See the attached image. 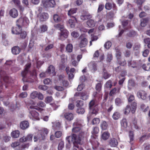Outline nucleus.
<instances>
[{"label":"nucleus","mask_w":150,"mask_h":150,"mask_svg":"<svg viewBox=\"0 0 150 150\" xmlns=\"http://www.w3.org/2000/svg\"><path fill=\"white\" fill-rule=\"evenodd\" d=\"M29 124L27 121H23L22 122L20 125V127L23 129H25L29 127Z\"/></svg>","instance_id":"nucleus-17"},{"label":"nucleus","mask_w":150,"mask_h":150,"mask_svg":"<svg viewBox=\"0 0 150 150\" xmlns=\"http://www.w3.org/2000/svg\"><path fill=\"white\" fill-rule=\"evenodd\" d=\"M76 106L78 108L82 107L83 105V102L81 100H77L76 102Z\"/></svg>","instance_id":"nucleus-46"},{"label":"nucleus","mask_w":150,"mask_h":150,"mask_svg":"<svg viewBox=\"0 0 150 150\" xmlns=\"http://www.w3.org/2000/svg\"><path fill=\"white\" fill-rule=\"evenodd\" d=\"M131 54V52L129 50H126L124 53V55L127 57H129Z\"/></svg>","instance_id":"nucleus-64"},{"label":"nucleus","mask_w":150,"mask_h":150,"mask_svg":"<svg viewBox=\"0 0 150 150\" xmlns=\"http://www.w3.org/2000/svg\"><path fill=\"white\" fill-rule=\"evenodd\" d=\"M64 147V143L62 141L60 142L58 146V150H62Z\"/></svg>","instance_id":"nucleus-53"},{"label":"nucleus","mask_w":150,"mask_h":150,"mask_svg":"<svg viewBox=\"0 0 150 150\" xmlns=\"http://www.w3.org/2000/svg\"><path fill=\"white\" fill-rule=\"evenodd\" d=\"M20 34V37L22 39H25L27 35L26 32L25 31H21Z\"/></svg>","instance_id":"nucleus-56"},{"label":"nucleus","mask_w":150,"mask_h":150,"mask_svg":"<svg viewBox=\"0 0 150 150\" xmlns=\"http://www.w3.org/2000/svg\"><path fill=\"white\" fill-rule=\"evenodd\" d=\"M87 25L90 27H93L95 25L94 21L92 19H90L88 21L86 22Z\"/></svg>","instance_id":"nucleus-24"},{"label":"nucleus","mask_w":150,"mask_h":150,"mask_svg":"<svg viewBox=\"0 0 150 150\" xmlns=\"http://www.w3.org/2000/svg\"><path fill=\"white\" fill-rule=\"evenodd\" d=\"M122 101L119 98H117L115 100V103L117 105H119L121 103Z\"/></svg>","instance_id":"nucleus-60"},{"label":"nucleus","mask_w":150,"mask_h":150,"mask_svg":"<svg viewBox=\"0 0 150 150\" xmlns=\"http://www.w3.org/2000/svg\"><path fill=\"white\" fill-rule=\"evenodd\" d=\"M53 19L56 22H58L61 21V19L60 17L57 14L54 15Z\"/></svg>","instance_id":"nucleus-39"},{"label":"nucleus","mask_w":150,"mask_h":150,"mask_svg":"<svg viewBox=\"0 0 150 150\" xmlns=\"http://www.w3.org/2000/svg\"><path fill=\"white\" fill-rule=\"evenodd\" d=\"M73 46L71 44H69L66 47V50L68 52H71L72 51Z\"/></svg>","instance_id":"nucleus-41"},{"label":"nucleus","mask_w":150,"mask_h":150,"mask_svg":"<svg viewBox=\"0 0 150 150\" xmlns=\"http://www.w3.org/2000/svg\"><path fill=\"white\" fill-rule=\"evenodd\" d=\"M85 136L84 132H81L79 133L78 135L75 134H73L71 135L67 136L66 137V139L69 143L71 142L70 139L73 142L74 147L78 148V144L82 145L83 144V138Z\"/></svg>","instance_id":"nucleus-1"},{"label":"nucleus","mask_w":150,"mask_h":150,"mask_svg":"<svg viewBox=\"0 0 150 150\" xmlns=\"http://www.w3.org/2000/svg\"><path fill=\"white\" fill-rule=\"evenodd\" d=\"M120 116V114L118 112H116L113 114L112 117L114 120H117L119 118Z\"/></svg>","instance_id":"nucleus-34"},{"label":"nucleus","mask_w":150,"mask_h":150,"mask_svg":"<svg viewBox=\"0 0 150 150\" xmlns=\"http://www.w3.org/2000/svg\"><path fill=\"white\" fill-rule=\"evenodd\" d=\"M148 22V19L147 18H143L141 20V26L142 27H144L147 24Z\"/></svg>","instance_id":"nucleus-23"},{"label":"nucleus","mask_w":150,"mask_h":150,"mask_svg":"<svg viewBox=\"0 0 150 150\" xmlns=\"http://www.w3.org/2000/svg\"><path fill=\"white\" fill-rule=\"evenodd\" d=\"M112 86V81L111 80H109L105 84V86L107 88H111Z\"/></svg>","instance_id":"nucleus-58"},{"label":"nucleus","mask_w":150,"mask_h":150,"mask_svg":"<svg viewBox=\"0 0 150 150\" xmlns=\"http://www.w3.org/2000/svg\"><path fill=\"white\" fill-rule=\"evenodd\" d=\"M102 84L100 83H97L96 85V89L98 92H99L101 90Z\"/></svg>","instance_id":"nucleus-48"},{"label":"nucleus","mask_w":150,"mask_h":150,"mask_svg":"<svg viewBox=\"0 0 150 150\" xmlns=\"http://www.w3.org/2000/svg\"><path fill=\"white\" fill-rule=\"evenodd\" d=\"M79 39L81 41L79 44V47H83L86 46L88 43V40L86 38L85 35H82L79 37Z\"/></svg>","instance_id":"nucleus-5"},{"label":"nucleus","mask_w":150,"mask_h":150,"mask_svg":"<svg viewBox=\"0 0 150 150\" xmlns=\"http://www.w3.org/2000/svg\"><path fill=\"white\" fill-rule=\"evenodd\" d=\"M9 14L13 18H15L18 16V12L16 8H12L9 11Z\"/></svg>","instance_id":"nucleus-9"},{"label":"nucleus","mask_w":150,"mask_h":150,"mask_svg":"<svg viewBox=\"0 0 150 150\" xmlns=\"http://www.w3.org/2000/svg\"><path fill=\"white\" fill-rule=\"evenodd\" d=\"M76 112L77 113L79 114H82L85 112L84 109L82 107L78 108L77 109Z\"/></svg>","instance_id":"nucleus-43"},{"label":"nucleus","mask_w":150,"mask_h":150,"mask_svg":"<svg viewBox=\"0 0 150 150\" xmlns=\"http://www.w3.org/2000/svg\"><path fill=\"white\" fill-rule=\"evenodd\" d=\"M128 66L129 67L131 66L133 68L137 67V64L135 61H129L128 62Z\"/></svg>","instance_id":"nucleus-25"},{"label":"nucleus","mask_w":150,"mask_h":150,"mask_svg":"<svg viewBox=\"0 0 150 150\" xmlns=\"http://www.w3.org/2000/svg\"><path fill=\"white\" fill-rule=\"evenodd\" d=\"M103 78L105 79H106L109 77L111 76V75L109 74L107 71L104 69H103Z\"/></svg>","instance_id":"nucleus-38"},{"label":"nucleus","mask_w":150,"mask_h":150,"mask_svg":"<svg viewBox=\"0 0 150 150\" xmlns=\"http://www.w3.org/2000/svg\"><path fill=\"white\" fill-rule=\"evenodd\" d=\"M141 108L144 112H146L149 109V108L148 106H147L146 107L145 105L144 104H142L141 105Z\"/></svg>","instance_id":"nucleus-51"},{"label":"nucleus","mask_w":150,"mask_h":150,"mask_svg":"<svg viewBox=\"0 0 150 150\" xmlns=\"http://www.w3.org/2000/svg\"><path fill=\"white\" fill-rule=\"evenodd\" d=\"M109 144L111 146L115 147L118 145V143L116 139L112 138L110 140Z\"/></svg>","instance_id":"nucleus-16"},{"label":"nucleus","mask_w":150,"mask_h":150,"mask_svg":"<svg viewBox=\"0 0 150 150\" xmlns=\"http://www.w3.org/2000/svg\"><path fill=\"white\" fill-rule=\"evenodd\" d=\"M90 110H91L92 113L95 115L98 113L99 111V109L97 105L95 106L93 108H92Z\"/></svg>","instance_id":"nucleus-31"},{"label":"nucleus","mask_w":150,"mask_h":150,"mask_svg":"<svg viewBox=\"0 0 150 150\" xmlns=\"http://www.w3.org/2000/svg\"><path fill=\"white\" fill-rule=\"evenodd\" d=\"M144 43L147 44V46L149 48H150V38H147L144 40Z\"/></svg>","instance_id":"nucleus-49"},{"label":"nucleus","mask_w":150,"mask_h":150,"mask_svg":"<svg viewBox=\"0 0 150 150\" xmlns=\"http://www.w3.org/2000/svg\"><path fill=\"white\" fill-rule=\"evenodd\" d=\"M92 17V16L91 15L87 13L86 14H83L81 16L80 18L82 20L84 21L91 18Z\"/></svg>","instance_id":"nucleus-21"},{"label":"nucleus","mask_w":150,"mask_h":150,"mask_svg":"<svg viewBox=\"0 0 150 150\" xmlns=\"http://www.w3.org/2000/svg\"><path fill=\"white\" fill-rule=\"evenodd\" d=\"M129 137L130 138V143L132 144H133L132 142L134 140V134L133 132L132 131H130L129 132Z\"/></svg>","instance_id":"nucleus-27"},{"label":"nucleus","mask_w":150,"mask_h":150,"mask_svg":"<svg viewBox=\"0 0 150 150\" xmlns=\"http://www.w3.org/2000/svg\"><path fill=\"white\" fill-rule=\"evenodd\" d=\"M71 35L74 38H77L79 36V34L76 32L73 31L71 33Z\"/></svg>","instance_id":"nucleus-63"},{"label":"nucleus","mask_w":150,"mask_h":150,"mask_svg":"<svg viewBox=\"0 0 150 150\" xmlns=\"http://www.w3.org/2000/svg\"><path fill=\"white\" fill-rule=\"evenodd\" d=\"M95 100L94 99L91 100L89 103V109H91L92 108L94 107L93 106L95 105Z\"/></svg>","instance_id":"nucleus-44"},{"label":"nucleus","mask_w":150,"mask_h":150,"mask_svg":"<svg viewBox=\"0 0 150 150\" xmlns=\"http://www.w3.org/2000/svg\"><path fill=\"white\" fill-rule=\"evenodd\" d=\"M131 110V108H130V105H127L124 110V113L125 114L128 115Z\"/></svg>","instance_id":"nucleus-36"},{"label":"nucleus","mask_w":150,"mask_h":150,"mask_svg":"<svg viewBox=\"0 0 150 150\" xmlns=\"http://www.w3.org/2000/svg\"><path fill=\"white\" fill-rule=\"evenodd\" d=\"M137 96L139 98L145 100L147 97V94L146 92L143 91H139L137 93Z\"/></svg>","instance_id":"nucleus-11"},{"label":"nucleus","mask_w":150,"mask_h":150,"mask_svg":"<svg viewBox=\"0 0 150 150\" xmlns=\"http://www.w3.org/2000/svg\"><path fill=\"white\" fill-rule=\"evenodd\" d=\"M105 8L106 9L110 10L112 8V6L111 4L108 3L105 4Z\"/></svg>","instance_id":"nucleus-54"},{"label":"nucleus","mask_w":150,"mask_h":150,"mask_svg":"<svg viewBox=\"0 0 150 150\" xmlns=\"http://www.w3.org/2000/svg\"><path fill=\"white\" fill-rule=\"evenodd\" d=\"M62 134V133L60 131H57L55 132V136L56 137L59 138L61 136Z\"/></svg>","instance_id":"nucleus-61"},{"label":"nucleus","mask_w":150,"mask_h":150,"mask_svg":"<svg viewBox=\"0 0 150 150\" xmlns=\"http://www.w3.org/2000/svg\"><path fill=\"white\" fill-rule=\"evenodd\" d=\"M112 56L111 54L108 53L107 55V61L108 62H110L112 59Z\"/></svg>","instance_id":"nucleus-50"},{"label":"nucleus","mask_w":150,"mask_h":150,"mask_svg":"<svg viewBox=\"0 0 150 150\" xmlns=\"http://www.w3.org/2000/svg\"><path fill=\"white\" fill-rule=\"evenodd\" d=\"M31 110H30L29 116L30 118L32 119H35L37 120H39V114L36 112L35 110H38L40 112L43 110V109L39 108L37 106H30V107Z\"/></svg>","instance_id":"nucleus-2"},{"label":"nucleus","mask_w":150,"mask_h":150,"mask_svg":"<svg viewBox=\"0 0 150 150\" xmlns=\"http://www.w3.org/2000/svg\"><path fill=\"white\" fill-rule=\"evenodd\" d=\"M111 42H110L108 41L105 44L104 47L108 49L111 46Z\"/></svg>","instance_id":"nucleus-55"},{"label":"nucleus","mask_w":150,"mask_h":150,"mask_svg":"<svg viewBox=\"0 0 150 150\" xmlns=\"http://www.w3.org/2000/svg\"><path fill=\"white\" fill-rule=\"evenodd\" d=\"M54 28L60 30L61 31L63 29L64 26L59 24H55L54 25Z\"/></svg>","instance_id":"nucleus-45"},{"label":"nucleus","mask_w":150,"mask_h":150,"mask_svg":"<svg viewBox=\"0 0 150 150\" xmlns=\"http://www.w3.org/2000/svg\"><path fill=\"white\" fill-rule=\"evenodd\" d=\"M11 52L12 54L14 55L19 54L21 52V48L18 46H15L13 47L11 49Z\"/></svg>","instance_id":"nucleus-15"},{"label":"nucleus","mask_w":150,"mask_h":150,"mask_svg":"<svg viewBox=\"0 0 150 150\" xmlns=\"http://www.w3.org/2000/svg\"><path fill=\"white\" fill-rule=\"evenodd\" d=\"M77 19L74 16H72V19H69L68 21V23L71 28H74L75 27V23L77 22Z\"/></svg>","instance_id":"nucleus-13"},{"label":"nucleus","mask_w":150,"mask_h":150,"mask_svg":"<svg viewBox=\"0 0 150 150\" xmlns=\"http://www.w3.org/2000/svg\"><path fill=\"white\" fill-rule=\"evenodd\" d=\"M110 136L109 133L105 132H104L102 135V138L104 140H106L108 139Z\"/></svg>","instance_id":"nucleus-29"},{"label":"nucleus","mask_w":150,"mask_h":150,"mask_svg":"<svg viewBox=\"0 0 150 150\" xmlns=\"http://www.w3.org/2000/svg\"><path fill=\"white\" fill-rule=\"evenodd\" d=\"M136 34L135 32L133 30L130 31L127 34V35L129 37H132Z\"/></svg>","instance_id":"nucleus-59"},{"label":"nucleus","mask_w":150,"mask_h":150,"mask_svg":"<svg viewBox=\"0 0 150 150\" xmlns=\"http://www.w3.org/2000/svg\"><path fill=\"white\" fill-rule=\"evenodd\" d=\"M39 20L40 21L43 22L46 21L48 18V16L47 13H42L38 14Z\"/></svg>","instance_id":"nucleus-7"},{"label":"nucleus","mask_w":150,"mask_h":150,"mask_svg":"<svg viewBox=\"0 0 150 150\" xmlns=\"http://www.w3.org/2000/svg\"><path fill=\"white\" fill-rule=\"evenodd\" d=\"M38 92L36 91H33L30 95V97L33 99H34L37 97L38 95Z\"/></svg>","instance_id":"nucleus-42"},{"label":"nucleus","mask_w":150,"mask_h":150,"mask_svg":"<svg viewBox=\"0 0 150 150\" xmlns=\"http://www.w3.org/2000/svg\"><path fill=\"white\" fill-rule=\"evenodd\" d=\"M38 88L40 89L45 91L47 89L48 87L45 85H40L38 86Z\"/></svg>","instance_id":"nucleus-57"},{"label":"nucleus","mask_w":150,"mask_h":150,"mask_svg":"<svg viewBox=\"0 0 150 150\" xmlns=\"http://www.w3.org/2000/svg\"><path fill=\"white\" fill-rule=\"evenodd\" d=\"M81 99L83 100H86L88 96V93L86 91H83L81 93Z\"/></svg>","instance_id":"nucleus-22"},{"label":"nucleus","mask_w":150,"mask_h":150,"mask_svg":"<svg viewBox=\"0 0 150 150\" xmlns=\"http://www.w3.org/2000/svg\"><path fill=\"white\" fill-rule=\"evenodd\" d=\"M55 68L52 65H50L48 68L47 70L46 71L48 73V75L52 74V75H54L55 74Z\"/></svg>","instance_id":"nucleus-12"},{"label":"nucleus","mask_w":150,"mask_h":150,"mask_svg":"<svg viewBox=\"0 0 150 150\" xmlns=\"http://www.w3.org/2000/svg\"><path fill=\"white\" fill-rule=\"evenodd\" d=\"M61 35L65 38H67L68 35V32L66 30L62 29L61 31Z\"/></svg>","instance_id":"nucleus-32"},{"label":"nucleus","mask_w":150,"mask_h":150,"mask_svg":"<svg viewBox=\"0 0 150 150\" xmlns=\"http://www.w3.org/2000/svg\"><path fill=\"white\" fill-rule=\"evenodd\" d=\"M84 87V85L83 84H81L78 86L77 88V90L78 91H80L83 89Z\"/></svg>","instance_id":"nucleus-62"},{"label":"nucleus","mask_w":150,"mask_h":150,"mask_svg":"<svg viewBox=\"0 0 150 150\" xmlns=\"http://www.w3.org/2000/svg\"><path fill=\"white\" fill-rule=\"evenodd\" d=\"M88 66L90 68L93 70L95 71L97 70V64L94 62H91L88 64Z\"/></svg>","instance_id":"nucleus-18"},{"label":"nucleus","mask_w":150,"mask_h":150,"mask_svg":"<svg viewBox=\"0 0 150 150\" xmlns=\"http://www.w3.org/2000/svg\"><path fill=\"white\" fill-rule=\"evenodd\" d=\"M41 32H44L47 30V27L46 25H43L40 27Z\"/></svg>","instance_id":"nucleus-47"},{"label":"nucleus","mask_w":150,"mask_h":150,"mask_svg":"<svg viewBox=\"0 0 150 150\" xmlns=\"http://www.w3.org/2000/svg\"><path fill=\"white\" fill-rule=\"evenodd\" d=\"M100 122L99 119L97 118H94L92 121V123L93 125H96L99 123Z\"/></svg>","instance_id":"nucleus-52"},{"label":"nucleus","mask_w":150,"mask_h":150,"mask_svg":"<svg viewBox=\"0 0 150 150\" xmlns=\"http://www.w3.org/2000/svg\"><path fill=\"white\" fill-rule=\"evenodd\" d=\"M77 9L76 8H73L70 9L68 11V15L69 16H71L73 14L76 13V12Z\"/></svg>","instance_id":"nucleus-40"},{"label":"nucleus","mask_w":150,"mask_h":150,"mask_svg":"<svg viewBox=\"0 0 150 150\" xmlns=\"http://www.w3.org/2000/svg\"><path fill=\"white\" fill-rule=\"evenodd\" d=\"M11 134L12 136L13 137L17 138L19 137L20 132L19 131L16 130L12 132Z\"/></svg>","instance_id":"nucleus-28"},{"label":"nucleus","mask_w":150,"mask_h":150,"mask_svg":"<svg viewBox=\"0 0 150 150\" xmlns=\"http://www.w3.org/2000/svg\"><path fill=\"white\" fill-rule=\"evenodd\" d=\"M116 51V56L118 60H120L121 57V52L120 50L118 48H115Z\"/></svg>","instance_id":"nucleus-26"},{"label":"nucleus","mask_w":150,"mask_h":150,"mask_svg":"<svg viewBox=\"0 0 150 150\" xmlns=\"http://www.w3.org/2000/svg\"><path fill=\"white\" fill-rule=\"evenodd\" d=\"M65 118L67 120L71 121L74 118V115L71 113L66 112L64 113Z\"/></svg>","instance_id":"nucleus-14"},{"label":"nucleus","mask_w":150,"mask_h":150,"mask_svg":"<svg viewBox=\"0 0 150 150\" xmlns=\"http://www.w3.org/2000/svg\"><path fill=\"white\" fill-rule=\"evenodd\" d=\"M72 131L75 133H80L81 132H83L81 129L80 126L75 127L72 129Z\"/></svg>","instance_id":"nucleus-20"},{"label":"nucleus","mask_w":150,"mask_h":150,"mask_svg":"<svg viewBox=\"0 0 150 150\" xmlns=\"http://www.w3.org/2000/svg\"><path fill=\"white\" fill-rule=\"evenodd\" d=\"M142 68L146 71H150V63H148L146 64H143L142 66Z\"/></svg>","instance_id":"nucleus-33"},{"label":"nucleus","mask_w":150,"mask_h":150,"mask_svg":"<svg viewBox=\"0 0 150 150\" xmlns=\"http://www.w3.org/2000/svg\"><path fill=\"white\" fill-rule=\"evenodd\" d=\"M135 85L136 83L133 80L130 79L129 80L128 87L129 89L130 90L132 87L135 86Z\"/></svg>","instance_id":"nucleus-19"},{"label":"nucleus","mask_w":150,"mask_h":150,"mask_svg":"<svg viewBox=\"0 0 150 150\" xmlns=\"http://www.w3.org/2000/svg\"><path fill=\"white\" fill-rule=\"evenodd\" d=\"M42 4L45 8L53 7L55 3L54 0H42Z\"/></svg>","instance_id":"nucleus-4"},{"label":"nucleus","mask_w":150,"mask_h":150,"mask_svg":"<svg viewBox=\"0 0 150 150\" xmlns=\"http://www.w3.org/2000/svg\"><path fill=\"white\" fill-rule=\"evenodd\" d=\"M28 24V21L26 18L21 17L16 21V25L22 28L24 25Z\"/></svg>","instance_id":"nucleus-3"},{"label":"nucleus","mask_w":150,"mask_h":150,"mask_svg":"<svg viewBox=\"0 0 150 150\" xmlns=\"http://www.w3.org/2000/svg\"><path fill=\"white\" fill-rule=\"evenodd\" d=\"M29 71L25 69L22 72L21 75L23 77L22 80L24 82H31L33 81L32 80H30L29 78H27L26 76V75Z\"/></svg>","instance_id":"nucleus-8"},{"label":"nucleus","mask_w":150,"mask_h":150,"mask_svg":"<svg viewBox=\"0 0 150 150\" xmlns=\"http://www.w3.org/2000/svg\"><path fill=\"white\" fill-rule=\"evenodd\" d=\"M137 103L135 102H133L131 104V112L132 113H134L137 108Z\"/></svg>","instance_id":"nucleus-30"},{"label":"nucleus","mask_w":150,"mask_h":150,"mask_svg":"<svg viewBox=\"0 0 150 150\" xmlns=\"http://www.w3.org/2000/svg\"><path fill=\"white\" fill-rule=\"evenodd\" d=\"M108 125L105 121H103L101 124L100 127L103 130H106L107 128Z\"/></svg>","instance_id":"nucleus-35"},{"label":"nucleus","mask_w":150,"mask_h":150,"mask_svg":"<svg viewBox=\"0 0 150 150\" xmlns=\"http://www.w3.org/2000/svg\"><path fill=\"white\" fill-rule=\"evenodd\" d=\"M39 132L41 134V137L38 138L40 140L44 139L45 136L47 135L48 132V130L47 128H44L39 131Z\"/></svg>","instance_id":"nucleus-6"},{"label":"nucleus","mask_w":150,"mask_h":150,"mask_svg":"<svg viewBox=\"0 0 150 150\" xmlns=\"http://www.w3.org/2000/svg\"><path fill=\"white\" fill-rule=\"evenodd\" d=\"M11 31L12 33L13 34H19L22 31V28L16 25V26L12 28Z\"/></svg>","instance_id":"nucleus-10"},{"label":"nucleus","mask_w":150,"mask_h":150,"mask_svg":"<svg viewBox=\"0 0 150 150\" xmlns=\"http://www.w3.org/2000/svg\"><path fill=\"white\" fill-rule=\"evenodd\" d=\"M121 123L122 127L124 128H126L127 127V123L126 119H123L121 121Z\"/></svg>","instance_id":"nucleus-37"}]
</instances>
